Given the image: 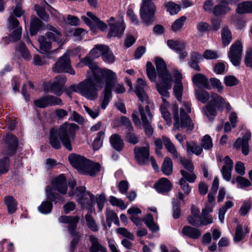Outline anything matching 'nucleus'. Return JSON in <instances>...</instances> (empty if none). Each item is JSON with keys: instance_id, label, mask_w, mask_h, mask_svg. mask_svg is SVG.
<instances>
[{"instance_id": "nucleus-26", "label": "nucleus", "mask_w": 252, "mask_h": 252, "mask_svg": "<svg viewBox=\"0 0 252 252\" xmlns=\"http://www.w3.org/2000/svg\"><path fill=\"white\" fill-rule=\"evenodd\" d=\"M172 186L170 181L165 178H161L155 185L156 189L160 193L168 192L171 190Z\"/></svg>"}, {"instance_id": "nucleus-47", "label": "nucleus", "mask_w": 252, "mask_h": 252, "mask_svg": "<svg viewBox=\"0 0 252 252\" xmlns=\"http://www.w3.org/2000/svg\"><path fill=\"white\" fill-rule=\"evenodd\" d=\"M164 6L167 11L169 12L171 15L176 14L180 10L179 5L172 1L165 3Z\"/></svg>"}, {"instance_id": "nucleus-33", "label": "nucleus", "mask_w": 252, "mask_h": 252, "mask_svg": "<svg viewBox=\"0 0 252 252\" xmlns=\"http://www.w3.org/2000/svg\"><path fill=\"white\" fill-rule=\"evenodd\" d=\"M168 46L176 51H182L183 49H185L187 44L181 40H174L172 39L168 40L167 41Z\"/></svg>"}, {"instance_id": "nucleus-56", "label": "nucleus", "mask_w": 252, "mask_h": 252, "mask_svg": "<svg viewBox=\"0 0 252 252\" xmlns=\"http://www.w3.org/2000/svg\"><path fill=\"white\" fill-rule=\"evenodd\" d=\"M202 146L205 150H209L212 148L213 142L211 137L209 135H205L202 139Z\"/></svg>"}, {"instance_id": "nucleus-7", "label": "nucleus", "mask_w": 252, "mask_h": 252, "mask_svg": "<svg viewBox=\"0 0 252 252\" xmlns=\"http://www.w3.org/2000/svg\"><path fill=\"white\" fill-rule=\"evenodd\" d=\"M69 196H76V200L83 209H88L92 211L93 205L95 202V196L89 191L86 190L84 187H79L76 189L74 193L72 190L68 192Z\"/></svg>"}, {"instance_id": "nucleus-43", "label": "nucleus", "mask_w": 252, "mask_h": 252, "mask_svg": "<svg viewBox=\"0 0 252 252\" xmlns=\"http://www.w3.org/2000/svg\"><path fill=\"white\" fill-rule=\"evenodd\" d=\"M86 224L87 227L92 231L96 232L98 230V226L90 214H87L85 216Z\"/></svg>"}, {"instance_id": "nucleus-32", "label": "nucleus", "mask_w": 252, "mask_h": 252, "mask_svg": "<svg viewBox=\"0 0 252 252\" xmlns=\"http://www.w3.org/2000/svg\"><path fill=\"white\" fill-rule=\"evenodd\" d=\"M110 142L112 147L117 151H121L124 147V143L121 137L117 134H113L110 137Z\"/></svg>"}, {"instance_id": "nucleus-5", "label": "nucleus", "mask_w": 252, "mask_h": 252, "mask_svg": "<svg viewBox=\"0 0 252 252\" xmlns=\"http://www.w3.org/2000/svg\"><path fill=\"white\" fill-rule=\"evenodd\" d=\"M184 107L180 109V120L178 117L177 108L175 106L173 109L174 119L175 121L174 127L176 128L185 127L191 130L193 128V124L187 114L191 112L190 105L189 103L184 102Z\"/></svg>"}, {"instance_id": "nucleus-45", "label": "nucleus", "mask_w": 252, "mask_h": 252, "mask_svg": "<svg viewBox=\"0 0 252 252\" xmlns=\"http://www.w3.org/2000/svg\"><path fill=\"white\" fill-rule=\"evenodd\" d=\"M104 130H101L98 132L96 137L94 139L93 143V148L94 150H97L102 145L103 139L104 137Z\"/></svg>"}, {"instance_id": "nucleus-31", "label": "nucleus", "mask_w": 252, "mask_h": 252, "mask_svg": "<svg viewBox=\"0 0 252 252\" xmlns=\"http://www.w3.org/2000/svg\"><path fill=\"white\" fill-rule=\"evenodd\" d=\"M89 240L92 244L90 248L92 252H106V249L98 242L97 238L94 236H90Z\"/></svg>"}, {"instance_id": "nucleus-48", "label": "nucleus", "mask_w": 252, "mask_h": 252, "mask_svg": "<svg viewBox=\"0 0 252 252\" xmlns=\"http://www.w3.org/2000/svg\"><path fill=\"white\" fill-rule=\"evenodd\" d=\"M187 149L188 152L192 153L195 155H200L202 152V149L197 144L194 143H187Z\"/></svg>"}, {"instance_id": "nucleus-24", "label": "nucleus", "mask_w": 252, "mask_h": 252, "mask_svg": "<svg viewBox=\"0 0 252 252\" xmlns=\"http://www.w3.org/2000/svg\"><path fill=\"white\" fill-rule=\"evenodd\" d=\"M223 162L224 165L221 168V173L223 178L226 181H229L231 178L233 163L228 156L225 157Z\"/></svg>"}, {"instance_id": "nucleus-8", "label": "nucleus", "mask_w": 252, "mask_h": 252, "mask_svg": "<svg viewBox=\"0 0 252 252\" xmlns=\"http://www.w3.org/2000/svg\"><path fill=\"white\" fill-rule=\"evenodd\" d=\"M109 50L108 46L104 45H97L90 51L87 56L82 59L77 64L78 66L82 67L84 65H88L92 71L94 68L98 67L93 63V60L103 56L104 52Z\"/></svg>"}, {"instance_id": "nucleus-3", "label": "nucleus", "mask_w": 252, "mask_h": 252, "mask_svg": "<svg viewBox=\"0 0 252 252\" xmlns=\"http://www.w3.org/2000/svg\"><path fill=\"white\" fill-rule=\"evenodd\" d=\"M155 64L158 78L157 83V91L162 96L168 97L169 95L168 90L172 86L171 75L167 70L166 64L162 59L157 58Z\"/></svg>"}, {"instance_id": "nucleus-40", "label": "nucleus", "mask_w": 252, "mask_h": 252, "mask_svg": "<svg viewBox=\"0 0 252 252\" xmlns=\"http://www.w3.org/2000/svg\"><path fill=\"white\" fill-rule=\"evenodd\" d=\"M161 170L165 175L168 176L172 174L173 164L170 158H165L161 167Z\"/></svg>"}, {"instance_id": "nucleus-22", "label": "nucleus", "mask_w": 252, "mask_h": 252, "mask_svg": "<svg viewBox=\"0 0 252 252\" xmlns=\"http://www.w3.org/2000/svg\"><path fill=\"white\" fill-rule=\"evenodd\" d=\"M210 104L217 107L219 109L222 110L224 107L227 109V111H229L231 109L229 103L227 102L221 96L216 93L211 94Z\"/></svg>"}, {"instance_id": "nucleus-27", "label": "nucleus", "mask_w": 252, "mask_h": 252, "mask_svg": "<svg viewBox=\"0 0 252 252\" xmlns=\"http://www.w3.org/2000/svg\"><path fill=\"white\" fill-rule=\"evenodd\" d=\"M182 233L183 235L194 239L199 238L202 233L199 229L188 225L183 228Z\"/></svg>"}, {"instance_id": "nucleus-1", "label": "nucleus", "mask_w": 252, "mask_h": 252, "mask_svg": "<svg viewBox=\"0 0 252 252\" xmlns=\"http://www.w3.org/2000/svg\"><path fill=\"white\" fill-rule=\"evenodd\" d=\"M148 89V86L145 81L142 78H138L137 80L135 92L139 100L146 104L145 108L142 107L141 104H138L139 111L145 133L148 136H151L153 134V129L150 125L152 115L148 105L150 100L149 96L146 93V91Z\"/></svg>"}, {"instance_id": "nucleus-29", "label": "nucleus", "mask_w": 252, "mask_h": 252, "mask_svg": "<svg viewBox=\"0 0 252 252\" xmlns=\"http://www.w3.org/2000/svg\"><path fill=\"white\" fill-rule=\"evenodd\" d=\"M88 165L85 167V170L83 171L82 174L89 175L91 176H95L100 171V164L90 160L88 161Z\"/></svg>"}, {"instance_id": "nucleus-2", "label": "nucleus", "mask_w": 252, "mask_h": 252, "mask_svg": "<svg viewBox=\"0 0 252 252\" xmlns=\"http://www.w3.org/2000/svg\"><path fill=\"white\" fill-rule=\"evenodd\" d=\"M102 88V83L100 80L93 78L88 73L87 78L78 84L70 86V90L78 93L86 98L93 100L98 96L97 92Z\"/></svg>"}, {"instance_id": "nucleus-35", "label": "nucleus", "mask_w": 252, "mask_h": 252, "mask_svg": "<svg viewBox=\"0 0 252 252\" xmlns=\"http://www.w3.org/2000/svg\"><path fill=\"white\" fill-rule=\"evenodd\" d=\"M112 90L104 89L103 91V96L100 100V107L102 109H105L109 104L112 96Z\"/></svg>"}, {"instance_id": "nucleus-59", "label": "nucleus", "mask_w": 252, "mask_h": 252, "mask_svg": "<svg viewBox=\"0 0 252 252\" xmlns=\"http://www.w3.org/2000/svg\"><path fill=\"white\" fill-rule=\"evenodd\" d=\"M203 57L207 60H213L218 58L219 55L217 51L212 50H206L203 53Z\"/></svg>"}, {"instance_id": "nucleus-49", "label": "nucleus", "mask_w": 252, "mask_h": 252, "mask_svg": "<svg viewBox=\"0 0 252 252\" xmlns=\"http://www.w3.org/2000/svg\"><path fill=\"white\" fill-rule=\"evenodd\" d=\"M146 72L149 79L152 81L154 82L156 79V72L155 67L151 62H147L146 64Z\"/></svg>"}, {"instance_id": "nucleus-14", "label": "nucleus", "mask_w": 252, "mask_h": 252, "mask_svg": "<svg viewBox=\"0 0 252 252\" xmlns=\"http://www.w3.org/2000/svg\"><path fill=\"white\" fill-rule=\"evenodd\" d=\"M242 51V45L239 41H235L231 45L227 55L234 65L238 66L240 64Z\"/></svg>"}, {"instance_id": "nucleus-23", "label": "nucleus", "mask_w": 252, "mask_h": 252, "mask_svg": "<svg viewBox=\"0 0 252 252\" xmlns=\"http://www.w3.org/2000/svg\"><path fill=\"white\" fill-rule=\"evenodd\" d=\"M66 79L63 75H59L50 82V89L53 93L60 95L62 93V90Z\"/></svg>"}, {"instance_id": "nucleus-16", "label": "nucleus", "mask_w": 252, "mask_h": 252, "mask_svg": "<svg viewBox=\"0 0 252 252\" xmlns=\"http://www.w3.org/2000/svg\"><path fill=\"white\" fill-rule=\"evenodd\" d=\"M47 32L45 34L49 40L57 43L60 46L64 42L63 36L57 28L50 25L46 26Z\"/></svg>"}, {"instance_id": "nucleus-4", "label": "nucleus", "mask_w": 252, "mask_h": 252, "mask_svg": "<svg viewBox=\"0 0 252 252\" xmlns=\"http://www.w3.org/2000/svg\"><path fill=\"white\" fill-rule=\"evenodd\" d=\"M79 126L73 123L65 122L59 128L58 133L60 139L63 145L67 150H72L71 141L74 138Z\"/></svg>"}, {"instance_id": "nucleus-52", "label": "nucleus", "mask_w": 252, "mask_h": 252, "mask_svg": "<svg viewBox=\"0 0 252 252\" xmlns=\"http://www.w3.org/2000/svg\"><path fill=\"white\" fill-rule=\"evenodd\" d=\"M41 26V21L37 18H33L31 23L30 31L32 35L35 34Z\"/></svg>"}, {"instance_id": "nucleus-61", "label": "nucleus", "mask_w": 252, "mask_h": 252, "mask_svg": "<svg viewBox=\"0 0 252 252\" xmlns=\"http://www.w3.org/2000/svg\"><path fill=\"white\" fill-rule=\"evenodd\" d=\"M171 78L172 79V82L174 81L175 83H180L182 82V80L183 79V75L181 72L177 69V68H174L172 70V76Z\"/></svg>"}, {"instance_id": "nucleus-30", "label": "nucleus", "mask_w": 252, "mask_h": 252, "mask_svg": "<svg viewBox=\"0 0 252 252\" xmlns=\"http://www.w3.org/2000/svg\"><path fill=\"white\" fill-rule=\"evenodd\" d=\"M6 144L7 145V154H13L17 148L18 142L16 137L12 135H8L6 137Z\"/></svg>"}, {"instance_id": "nucleus-54", "label": "nucleus", "mask_w": 252, "mask_h": 252, "mask_svg": "<svg viewBox=\"0 0 252 252\" xmlns=\"http://www.w3.org/2000/svg\"><path fill=\"white\" fill-rule=\"evenodd\" d=\"M133 131V130H127L126 139L128 142L132 144H136L139 141V136L136 135Z\"/></svg>"}, {"instance_id": "nucleus-37", "label": "nucleus", "mask_w": 252, "mask_h": 252, "mask_svg": "<svg viewBox=\"0 0 252 252\" xmlns=\"http://www.w3.org/2000/svg\"><path fill=\"white\" fill-rule=\"evenodd\" d=\"M222 44L224 46H227L232 40V34L227 27H224L221 33Z\"/></svg>"}, {"instance_id": "nucleus-18", "label": "nucleus", "mask_w": 252, "mask_h": 252, "mask_svg": "<svg viewBox=\"0 0 252 252\" xmlns=\"http://www.w3.org/2000/svg\"><path fill=\"white\" fill-rule=\"evenodd\" d=\"M181 173L183 177L179 181V185L184 191V194L188 195L191 191V188L186 180H187L190 183H193L196 177L194 173H189L184 170H181Z\"/></svg>"}, {"instance_id": "nucleus-51", "label": "nucleus", "mask_w": 252, "mask_h": 252, "mask_svg": "<svg viewBox=\"0 0 252 252\" xmlns=\"http://www.w3.org/2000/svg\"><path fill=\"white\" fill-rule=\"evenodd\" d=\"M186 19V17L183 16L174 21L172 25L173 31L176 32L180 31Z\"/></svg>"}, {"instance_id": "nucleus-20", "label": "nucleus", "mask_w": 252, "mask_h": 252, "mask_svg": "<svg viewBox=\"0 0 252 252\" xmlns=\"http://www.w3.org/2000/svg\"><path fill=\"white\" fill-rule=\"evenodd\" d=\"M48 40L45 35L40 36L38 37L39 51L41 53L46 55L48 58H51V55L54 52H56L58 49L51 51L52 43L50 40L48 41Z\"/></svg>"}, {"instance_id": "nucleus-44", "label": "nucleus", "mask_w": 252, "mask_h": 252, "mask_svg": "<svg viewBox=\"0 0 252 252\" xmlns=\"http://www.w3.org/2000/svg\"><path fill=\"white\" fill-rule=\"evenodd\" d=\"M50 201H45L42 202L41 204L38 207V211L42 214H48L50 213L52 209V204L51 200Z\"/></svg>"}, {"instance_id": "nucleus-55", "label": "nucleus", "mask_w": 252, "mask_h": 252, "mask_svg": "<svg viewBox=\"0 0 252 252\" xmlns=\"http://www.w3.org/2000/svg\"><path fill=\"white\" fill-rule=\"evenodd\" d=\"M236 182L241 188L248 187L251 186L250 181L246 178L241 176H238L236 178L235 180H232V183L234 184Z\"/></svg>"}, {"instance_id": "nucleus-60", "label": "nucleus", "mask_w": 252, "mask_h": 252, "mask_svg": "<svg viewBox=\"0 0 252 252\" xmlns=\"http://www.w3.org/2000/svg\"><path fill=\"white\" fill-rule=\"evenodd\" d=\"M84 108L86 112L93 119H95L99 114V108L98 107L91 109L89 107L84 105Z\"/></svg>"}, {"instance_id": "nucleus-62", "label": "nucleus", "mask_w": 252, "mask_h": 252, "mask_svg": "<svg viewBox=\"0 0 252 252\" xmlns=\"http://www.w3.org/2000/svg\"><path fill=\"white\" fill-rule=\"evenodd\" d=\"M224 83L228 87L235 86L238 84V80L234 76H227L224 78Z\"/></svg>"}, {"instance_id": "nucleus-50", "label": "nucleus", "mask_w": 252, "mask_h": 252, "mask_svg": "<svg viewBox=\"0 0 252 252\" xmlns=\"http://www.w3.org/2000/svg\"><path fill=\"white\" fill-rule=\"evenodd\" d=\"M231 8L228 6L219 4L216 6L213 9V12L215 15L219 16L224 15L228 12Z\"/></svg>"}, {"instance_id": "nucleus-58", "label": "nucleus", "mask_w": 252, "mask_h": 252, "mask_svg": "<svg viewBox=\"0 0 252 252\" xmlns=\"http://www.w3.org/2000/svg\"><path fill=\"white\" fill-rule=\"evenodd\" d=\"M109 201L111 204L113 206L119 207L122 209L126 208L124 201L122 199L117 198L114 196H110Z\"/></svg>"}, {"instance_id": "nucleus-10", "label": "nucleus", "mask_w": 252, "mask_h": 252, "mask_svg": "<svg viewBox=\"0 0 252 252\" xmlns=\"http://www.w3.org/2000/svg\"><path fill=\"white\" fill-rule=\"evenodd\" d=\"M58 220L61 223L68 224V231L70 235L73 237V239L71 242L70 247L72 250H74L78 244L80 238L78 233L75 231L79 220V217L78 216L72 217L63 216L60 217Z\"/></svg>"}, {"instance_id": "nucleus-13", "label": "nucleus", "mask_w": 252, "mask_h": 252, "mask_svg": "<svg viewBox=\"0 0 252 252\" xmlns=\"http://www.w3.org/2000/svg\"><path fill=\"white\" fill-rule=\"evenodd\" d=\"M53 71L56 73L67 72L71 75H75V72L71 67L68 53L61 57L53 67Z\"/></svg>"}, {"instance_id": "nucleus-57", "label": "nucleus", "mask_w": 252, "mask_h": 252, "mask_svg": "<svg viewBox=\"0 0 252 252\" xmlns=\"http://www.w3.org/2000/svg\"><path fill=\"white\" fill-rule=\"evenodd\" d=\"M211 84L213 88L216 89L219 93H221L223 90V86L221 82L215 78H211Z\"/></svg>"}, {"instance_id": "nucleus-25", "label": "nucleus", "mask_w": 252, "mask_h": 252, "mask_svg": "<svg viewBox=\"0 0 252 252\" xmlns=\"http://www.w3.org/2000/svg\"><path fill=\"white\" fill-rule=\"evenodd\" d=\"M191 79L192 83L195 86L204 89H210L208 78L205 75L201 73H197L192 76Z\"/></svg>"}, {"instance_id": "nucleus-64", "label": "nucleus", "mask_w": 252, "mask_h": 252, "mask_svg": "<svg viewBox=\"0 0 252 252\" xmlns=\"http://www.w3.org/2000/svg\"><path fill=\"white\" fill-rule=\"evenodd\" d=\"M18 50L22 55V57L25 60H29L30 59H31V56L30 55L29 51L26 48L24 44H20L19 45Z\"/></svg>"}, {"instance_id": "nucleus-63", "label": "nucleus", "mask_w": 252, "mask_h": 252, "mask_svg": "<svg viewBox=\"0 0 252 252\" xmlns=\"http://www.w3.org/2000/svg\"><path fill=\"white\" fill-rule=\"evenodd\" d=\"M9 159L7 158L0 160V174L5 173L8 170Z\"/></svg>"}, {"instance_id": "nucleus-9", "label": "nucleus", "mask_w": 252, "mask_h": 252, "mask_svg": "<svg viewBox=\"0 0 252 252\" xmlns=\"http://www.w3.org/2000/svg\"><path fill=\"white\" fill-rule=\"evenodd\" d=\"M67 186L65 179L63 175H60L52 181V187L48 186L46 192L47 198L51 200H55L58 194L54 192L56 189L60 193L65 194L67 192Z\"/></svg>"}, {"instance_id": "nucleus-6", "label": "nucleus", "mask_w": 252, "mask_h": 252, "mask_svg": "<svg viewBox=\"0 0 252 252\" xmlns=\"http://www.w3.org/2000/svg\"><path fill=\"white\" fill-rule=\"evenodd\" d=\"M92 71L94 77L102 82V87L103 83L101 77L104 79V89L112 90L115 84L117 83L118 79L116 73L111 69L97 67L94 68V70Z\"/></svg>"}, {"instance_id": "nucleus-39", "label": "nucleus", "mask_w": 252, "mask_h": 252, "mask_svg": "<svg viewBox=\"0 0 252 252\" xmlns=\"http://www.w3.org/2000/svg\"><path fill=\"white\" fill-rule=\"evenodd\" d=\"M162 141L168 151L172 155L174 158H177L178 157L177 151L170 140L167 137H163Z\"/></svg>"}, {"instance_id": "nucleus-17", "label": "nucleus", "mask_w": 252, "mask_h": 252, "mask_svg": "<svg viewBox=\"0 0 252 252\" xmlns=\"http://www.w3.org/2000/svg\"><path fill=\"white\" fill-rule=\"evenodd\" d=\"M18 21L13 16L8 19V28L11 32L10 40L16 41L19 40L21 36V28L19 26Z\"/></svg>"}, {"instance_id": "nucleus-11", "label": "nucleus", "mask_w": 252, "mask_h": 252, "mask_svg": "<svg viewBox=\"0 0 252 252\" xmlns=\"http://www.w3.org/2000/svg\"><path fill=\"white\" fill-rule=\"evenodd\" d=\"M107 22L109 27L107 37L121 38L126 29L124 21H117L114 17H111Z\"/></svg>"}, {"instance_id": "nucleus-38", "label": "nucleus", "mask_w": 252, "mask_h": 252, "mask_svg": "<svg viewBox=\"0 0 252 252\" xmlns=\"http://www.w3.org/2000/svg\"><path fill=\"white\" fill-rule=\"evenodd\" d=\"M5 203L10 214L14 213L17 210V202L12 196H7L5 198Z\"/></svg>"}, {"instance_id": "nucleus-36", "label": "nucleus", "mask_w": 252, "mask_h": 252, "mask_svg": "<svg viewBox=\"0 0 252 252\" xmlns=\"http://www.w3.org/2000/svg\"><path fill=\"white\" fill-rule=\"evenodd\" d=\"M236 11L239 14L252 13L251 1H247L239 3Z\"/></svg>"}, {"instance_id": "nucleus-41", "label": "nucleus", "mask_w": 252, "mask_h": 252, "mask_svg": "<svg viewBox=\"0 0 252 252\" xmlns=\"http://www.w3.org/2000/svg\"><path fill=\"white\" fill-rule=\"evenodd\" d=\"M87 16H88L90 19L96 25L98 28L102 31H105L107 29V25L100 20L95 15L91 12H88L87 13Z\"/></svg>"}, {"instance_id": "nucleus-53", "label": "nucleus", "mask_w": 252, "mask_h": 252, "mask_svg": "<svg viewBox=\"0 0 252 252\" xmlns=\"http://www.w3.org/2000/svg\"><path fill=\"white\" fill-rule=\"evenodd\" d=\"M174 94L179 101L181 100L183 92V85L182 82L175 83L173 87Z\"/></svg>"}, {"instance_id": "nucleus-12", "label": "nucleus", "mask_w": 252, "mask_h": 252, "mask_svg": "<svg viewBox=\"0 0 252 252\" xmlns=\"http://www.w3.org/2000/svg\"><path fill=\"white\" fill-rule=\"evenodd\" d=\"M156 9L155 4L151 0H143L140 14L141 19L146 24H149L154 21Z\"/></svg>"}, {"instance_id": "nucleus-21", "label": "nucleus", "mask_w": 252, "mask_h": 252, "mask_svg": "<svg viewBox=\"0 0 252 252\" xmlns=\"http://www.w3.org/2000/svg\"><path fill=\"white\" fill-rule=\"evenodd\" d=\"M250 137L251 133L247 132L242 138H238L233 145L236 149L241 150L242 153L245 156L248 155L249 153L248 141Z\"/></svg>"}, {"instance_id": "nucleus-15", "label": "nucleus", "mask_w": 252, "mask_h": 252, "mask_svg": "<svg viewBox=\"0 0 252 252\" xmlns=\"http://www.w3.org/2000/svg\"><path fill=\"white\" fill-rule=\"evenodd\" d=\"M68 158L71 166L81 173L85 171V167L88 165L87 164L89 160L83 156L72 154L68 156Z\"/></svg>"}, {"instance_id": "nucleus-28", "label": "nucleus", "mask_w": 252, "mask_h": 252, "mask_svg": "<svg viewBox=\"0 0 252 252\" xmlns=\"http://www.w3.org/2000/svg\"><path fill=\"white\" fill-rule=\"evenodd\" d=\"M212 212V207H209L208 206H206V207L202 210L199 225H206L213 222V218L211 216L208 215V214Z\"/></svg>"}, {"instance_id": "nucleus-46", "label": "nucleus", "mask_w": 252, "mask_h": 252, "mask_svg": "<svg viewBox=\"0 0 252 252\" xmlns=\"http://www.w3.org/2000/svg\"><path fill=\"white\" fill-rule=\"evenodd\" d=\"M195 96L199 101L204 103L207 102L210 98L209 93L202 90H195Z\"/></svg>"}, {"instance_id": "nucleus-19", "label": "nucleus", "mask_w": 252, "mask_h": 252, "mask_svg": "<svg viewBox=\"0 0 252 252\" xmlns=\"http://www.w3.org/2000/svg\"><path fill=\"white\" fill-rule=\"evenodd\" d=\"M149 146L145 147H136L134 151L135 157L137 162L140 164H146L149 160L150 155Z\"/></svg>"}, {"instance_id": "nucleus-42", "label": "nucleus", "mask_w": 252, "mask_h": 252, "mask_svg": "<svg viewBox=\"0 0 252 252\" xmlns=\"http://www.w3.org/2000/svg\"><path fill=\"white\" fill-rule=\"evenodd\" d=\"M106 221L108 225L110 227L112 222L116 224L119 223V220L117 214L112 210L107 208L106 211Z\"/></svg>"}, {"instance_id": "nucleus-34", "label": "nucleus", "mask_w": 252, "mask_h": 252, "mask_svg": "<svg viewBox=\"0 0 252 252\" xmlns=\"http://www.w3.org/2000/svg\"><path fill=\"white\" fill-rule=\"evenodd\" d=\"M57 132L58 130L56 128H52L50 131V144L53 148L55 149H59L61 147V143L58 138Z\"/></svg>"}]
</instances>
